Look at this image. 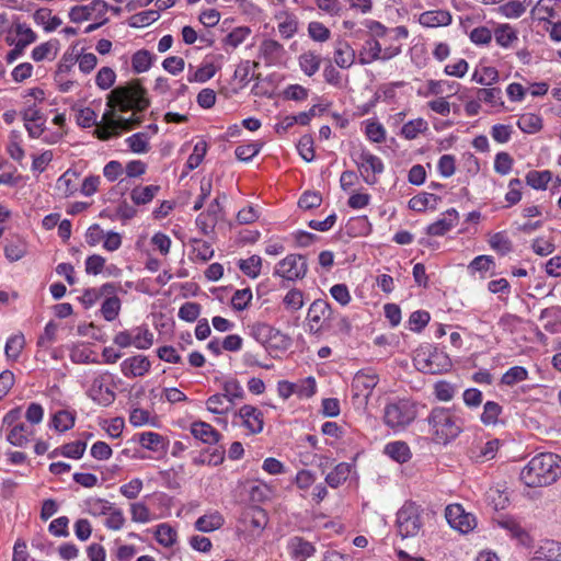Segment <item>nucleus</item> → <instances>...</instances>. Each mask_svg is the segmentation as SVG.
<instances>
[{
    "label": "nucleus",
    "mask_w": 561,
    "mask_h": 561,
    "mask_svg": "<svg viewBox=\"0 0 561 561\" xmlns=\"http://www.w3.org/2000/svg\"><path fill=\"white\" fill-rule=\"evenodd\" d=\"M111 110L103 114V124L95 128L94 134L101 140L117 136L122 130H129L141 123L137 113L149 106L146 89L139 81L117 87L107 96Z\"/></svg>",
    "instance_id": "f257e3e1"
},
{
    "label": "nucleus",
    "mask_w": 561,
    "mask_h": 561,
    "mask_svg": "<svg viewBox=\"0 0 561 561\" xmlns=\"http://www.w3.org/2000/svg\"><path fill=\"white\" fill-rule=\"evenodd\" d=\"M561 477V457L542 453L529 460L520 472V480L530 488L546 486Z\"/></svg>",
    "instance_id": "f03ea898"
},
{
    "label": "nucleus",
    "mask_w": 561,
    "mask_h": 561,
    "mask_svg": "<svg viewBox=\"0 0 561 561\" xmlns=\"http://www.w3.org/2000/svg\"><path fill=\"white\" fill-rule=\"evenodd\" d=\"M433 439L437 444H447L461 432L458 420L445 408H435L427 417Z\"/></svg>",
    "instance_id": "7ed1b4c3"
},
{
    "label": "nucleus",
    "mask_w": 561,
    "mask_h": 561,
    "mask_svg": "<svg viewBox=\"0 0 561 561\" xmlns=\"http://www.w3.org/2000/svg\"><path fill=\"white\" fill-rule=\"evenodd\" d=\"M413 364L419 371L424 374L446 373L453 365L445 352L431 345L421 346L415 351Z\"/></svg>",
    "instance_id": "20e7f679"
},
{
    "label": "nucleus",
    "mask_w": 561,
    "mask_h": 561,
    "mask_svg": "<svg viewBox=\"0 0 561 561\" xmlns=\"http://www.w3.org/2000/svg\"><path fill=\"white\" fill-rule=\"evenodd\" d=\"M420 505L414 502H405L397 512V533L402 539L412 538L420 534L423 522Z\"/></svg>",
    "instance_id": "39448f33"
},
{
    "label": "nucleus",
    "mask_w": 561,
    "mask_h": 561,
    "mask_svg": "<svg viewBox=\"0 0 561 561\" xmlns=\"http://www.w3.org/2000/svg\"><path fill=\"white\" fill-rule=\"evenodd\" d=\"M415 417V404L404 399L386 404L383 410V422L393 430L408 426Z\"/></svg>",
    "instance_id": "423d86ee"
},
{
    "label": "nucleus",
    "mask_w": 561,
    "mask_h": 561,
    "mask_svg": "<svg viewBox=\"0 0 561 561\" xmlns=\"http://www.w3.org/2000/svg\"><path fill=\"white\" fill-rule=\"evenodd\" d=\"M250 329L251 335L268 351H284L290 345L286 334L267 323L256 322Z\"/></svg>",
    "instance_id": "0eeeda50"
},
{
    "label": "nucleus",
    "mask_w": 561,
    "mask_h": 561,
    "mask_svg": "<svg viewBox=\"0 0 561 561\" xmlns=\"http://www.w3.org/2000/svg\"><path fill=\"white\" fill-rule=\"evenodd\" d=\"M268 518L264 510L252 507L243 514L241 519L240 534L248 542L255 541L261 536L267 525Z\"/></svg>",
    "instance_id": "6e6552de"
},
{
    "label": "nucleus",
    "mask_w": 561,
    "mask_h": 561,
    "mask_svg": "<svg viewBox=\"0 0 561 561\" xmlns=\"http://www.w3.org/2000/svg\"><path fill=\"white\" fill-rule=\"evenodd\" d=\"M112 381L110 373L96 375L87 391L88 397L100 405L108 407L116 398L115 391L111 387Z\"/></svg>",
    "instance_id": "1a4fd4ad"
},
{
    "label": "nucleus",
    "mask_w": 561,
    "mask_h": 561,
    "mask_svg": "<svg viewBox=\"0 0 561 561\" xmlns=\"http://www.w3.org/2000/svg\"><path fill=\"white\" fill-rule=\"evenodd\" d=\"M308 270L305 256L289 254L275 265L274 275L287 280H297L306 276Z\"/></svg>",
    "instance_id": "9d476101"
},
{
    "label": "nucleus",
    "mask_w": 561,
    "mask_h": 561,
    "mask_svg": "<svg viewBox=\"0 0 561 561\" xmlns=\"http://www.w3.org/2000/svg\"><path fill=\"white\" fill-rule=\"evenodd\" d=\"M448 524L462 534H467L477 527V518L467 513L460 504H450L445 510Z\"/></svg>",
    "instance_id": "9b49d317"
},
{
    "label": "nucleus",
    "mask_w": 561,
    "mask_h": 561,
    "mask_svg": "<svg viewBox=\"0 0 561 561\" xmlns=\"http://www.w3.org/2000/svg\"><path fill=\"white\" fill-rule=\"evenodd\" d=\"M356 164L365 183L374 185L378 182L377 175L383 172V163L381 159L368 151H363Z\"/></svg>",
    "instance_id": "f8f14e48"
},
{
    "label": "nucleus",
    "mask_w": 561,
    "mask_h": 561,
    "mask_svg": "<svg viewBox=\"0 0 561 561\" xmlns=\"http://www.w3.org/2000/svg\"><path fill=\"white\" fill-rule=\"evenodd\" d=\"M378 383V376L374 373L358 371L352 382L353 398L360 404H367L368 399Z\"/></svg>",
    "instance_id": "ddd939ff"
},
{
    "label": "nucleus",
    "mask_w": 561,
    "mask_h": 561,
    "mask_svg": "<svg viewBox=\"0 0 561 561\" xmlns=\"http://www.w3.org/2000/svg\"><path fill=\"white\" fill-rule=\"evenodd\" d=\"M237 415L242 420V425L250 434H259L263 431V412L257 408L245 404L239 410Z\"/></svg>",
    "instance_id": "4468645a"
},
{
    "label": "nucleus",
    "mask_w": 561,
    "mask_h": 561,
    "mask_svg": "<svg viewBox=\"0 0 561 561\" xmlns=\"http://www.w3.org/2000/svg\"><path fill=\"white\" fill-rule=\"evenodd\" d=\"M150 367V360L145 355L126 358L121 364V369L125 377H141L149 371Z\"/></svg>",
    "instance_id": "2eb2a0df"
},
{
    "label": "nucleus",
    "mask_w": 561,
    "mask_h": 561,
    "mask_svg": "<svg viewBox=\"0 0 561 561\" xmlns=\"http://www.w3.org/2000/svg\"><path fill=\"white\" fill-rule=\"evenodd\" d=\"M285 54L284 46L272 38L264 39L259 47L260 57L268 65L278 64L284 58Z\"/></svg>",
    "instance_id": "dca6fc26"
},
{
    "label": "nucleus",
    "mask_w": 561,
    "mask_h": 561,
    "mask_svg": "<svg viewBox=\"0 0 561 561\" xmlns=\"http://www.w3.org/2000/svg\"><path fill=\"white\" fill-rule=\"evenodd\" d=\"M287 549L291 558L297 561H306L316 553V547L299 536L289 539Z\"/></svg>",
    "instance_id": "f3484780"
},
{
    "label": "nucleus",
    "mask_w": 561,
    "mask_h": 561,
    "mask_svg": "<svg viewBox=\"0 0 561 561\" xmlns=\"http://www.w3.org/2000/svg\"><path fill=\"white\" fill-rule=\"evenodd\" d=\"M376 60H382L381 39L370 37L364 42L358 61L360 65H368Z\"/></svg>",
    "instance_id": "a211bd4d"
},
{
    "label": "nucleus",
    "mask_w": 561,
    "mask_h": 561,
    "mask_svg": "<svg viewBox=\"0 0 561 561\" xmlns=\"http://www.w3.org/2000/svg\"><path fill=\"white\" fill-rule=\"evenodd\" d=\"M459 220V215L456 209H448L444 217L430 225L426 229L430 236H444L451 228H454Z\"/></svg>",
    "instance_id": "6ab92c4d"
},
{
    "label": "nucleus",
    "mask_w": 561,
    "mask_h": 561,
    "mask_svg": "<svg viewBox=\"0 0 561 561\" xmlns=\"http://www.w3.org/2000/svg\"><path fill=\"white\" fill-rule=\"evenodd\" d=\"M333 59L337 67L348 69L354 65L356 54L347 42L339 41L335 44Z\"/></svg>",
    "instance_id": "aec40b11"
},
{
    "label": "nucleus",
    "mask_w": 561,
    "mask_h": 561,
    "mask_svg": "<svg viewBox=\"0 0 561 561\" xmlns=\"http://www.w3.org/2000/svg\"><path fill=\"white\" fill-rule=\"evenodd\" d=\"M501 446L496 438L470 449V458L476 462H485L495 458Z\"/></svg>",
    "instance_id": "412c9836"
},
{
    "label": "nucleus",
    "mask_w": 561,
    "mask_h": 561,
    "mask_svg": "<svg viewBox=\"0 0 561 561\" xmlns=\"http://www.w3.org/2000/svg\"><path fill=\"white\" fill-rule=\"evenodd\" d=\"M191 433L196 439L209 445L218 443L221 436L210 424L202 421L192 423Z\"/></svg>",
    "instance_id": "4be33fe9"
},
{
    "label": "nucleus",
    "mask_w": 561,
    "mask_h": 561,
    "mask_svg": "<svg viewBox=\"0 0 561 561\" xmlns=\"http://www.w3.org/2000/svg\"><path fill=\"white\" fill-rule=\"evenodd\" d=\"M419 22L426 27L447 26L451 23V14L447 10H431L423 12Z\"/></svg>",
    "instance_id": "5701e85b"
},
{
    "label": "nucleus",
    "mask_w": 561,
    "mask_h": 561,
    "mask_svg": "<svg viewBox=\"0 0 561 561\" xmlns=\"http://www.w3.org/2000/svg\"><path fill=\"white\" fill-rule=\"evenodd\" d=\"M497 524L503 529L507 530L510 535L517 539L523 546H530L531 538L529 534L519 525V523L512 517H503L497 520Z\"/></svg>",
    "instance_id": "b1692460"
},
{
    "label": "nucleus",
    "mask_w": 561,
    "mask_h": 561,
    "mask_svg": "<svg viewBox=\"0 0 561 561\" xmlns=\"http://www.w3.org/2000/svg\"><path fill=\"white\" fill-rule=\"evenodd\" d=\"M493 35L496 44L503 48H508L518 41L516 28L507 23L497 24L493 31Z\"/></svg>",
    "instance_id": "393cba45"
},
{
    "label": "nucleus",
    "mask_w": 561,
    "mask_h": 561,
    "mask_svg": "<svg viewBox=\"0 0 561 561\" xmlns=\"http://www.w3.org/2000/svg\"><path fill=\"white\" fill-rule=\"evenodd\" d=\"M533 561H561V543L548 540L535 552Z\"/></svg>",
    "instance_id": "a878e982"
},
{
    "label": "nucleus",
    "mask_w": 561,
    "mask_h": 561,
    "mask_svg": "<svg viewBox=\"0 0 561 561\" xmlns=\"http://www.w3.org/2000/svg\"><path fill=\"white\" fill-rule=\"evenodd\" d=\"M34 22L42 25L46 32H53L62 24L60 18L53 15L48 8H41L33 14Z\"/></svg>",
    "instance_id": "bb28decb"
},
{
    "label": "nucleus",
    "mask_w": 561,
    "mask_h": 561,
    "mask_svg": "<svg viewBox=\"0 0 561 561\" xmlns=\"http://www.w3.org/2000/svg\"><path fill=\"white\" fill-rule=\"evenodd\" d=\"M115 291H117V286L112 283H106L100 288L85 289L81 297V301L87 308H89L92 307L101 297L113 294Z\"/></svg>",
    "instance_id": "cd10ccee"
},
{
    "label": "nucleus",
    "mask_w": 561,
    "mask_h": 561,
    "mask_svg": "<svg viewBox=\"0 0 561 561\" xmlns=\"http://www.w3.org/2000/svg\"><path fill=\"white\" fill-rule=\"evenodd\" d=\"M331 316V307L330 305L322 299L314 300L309 310H308V319L310 323H314L321 327V322L329 319Z\"/></svg>",
    "instance_id": "c85d7f7f"
},
{
    "label": "nucleus",
    "mask_w": 561,
    "mask_h": 561,
    "mask_svg": "<svg viewBox=\"0 0 561 561\" xmlns=\"http://www.w3.org/2000/svg\"><path fill=\"white\" fill-rule=\"evenodd\" d=\"M79 174L76 171L67 170L56 184L57 191L64 196L69 197L78 187Z\"/></svg>",
    "instance_id": "c756f323"
},
{
    "label": "nucleus",
    "mask_w": 561,
    "mask_h": 561,
    "mask_svg": "<svg viewBox=\"0 0 561 561\" xmlns=\"http://www.w3.org/2000/svg\"><path fill=\"white\" fill-rule=\"evenodd\" d=\"M299 67L301 71L308 76L312 77L320 69L321 57L314 51H305L298 58Z\"/></svg>",
    "instance_id": "7c9ffc66"
},
{
    "label": "nucleus",
    "mask_w": 561,
    "mask_h": 561,
    "mask_svg": "<svg viewBox=\"0 0 561 561\" xmlns=\"http://www.w3.org/2000/svg\"><path fill=\"white\" fill-rule=\"evenodd\" d=\"M385 453L399 463H404L411 458L410 447L404 442H392L387 444Z\"/></svg>",
    "instance_id": "2f4dec72"
},
{
    "label": "nucleus",
    "mask_w": 561,
    "mask_h": 561,
    "mask_svg": "<svg viewBox=\"0 0 561 561\" xmlns=\"http://www.w3.org/2000/svg\"><path fill=\"white\" fill-rule=\"evenodd\" d=\"M105 299L101 306V313L106 321L115 320L121 311V299L117 297L116 291L104 296Z\"/></svg>",
    "instance_id": "473e14b6"
},
{
    "label": "nucleus",
    "mask_w": 561,
    "mask_h": 561,
    "mask_svg": "<svg viewBox=\"0 0 561 561\" xmlns=\"http://www.w3.org/2000/svg\"><path fill=\"white\" fill-rule=\"evenodd\" d=\"M224 517L218 512L201 516L196 523L195 528L203 533L214 531L224 525Z\"/></svg>",
    "instance_id": "72a5a7b5"
},
{
    "label": "nucleus",
    "mask_w": 561,
    "mask_h": 561,
    "mask_svg": "<svg viewBox=\"0 0 561 561\" xmlns=\"http://www.w3.org/2000/svg\"><path fill=\"white\" fill-rule=\"evenodd\" d=\"M160 191L158 185L137 186L133 188L130 198L136 205H146L150 203Z\"/></svg>",
    "instance_id": "f704fd0d"
},
{
    "label": "nucleus",
    "mask_w": 561,
    "mask_h": 561,
    "mask_svg": "<svg viewBox=\"0 0 561 561\" xmlns=\"http://www.w3.org/2000/svg\"><path fill=\"white\" fill-rule=\"evenodd\" d=\"M428 129V124L423 118H415L405 123L401 128V136L408 140L415 139Z\"/></svg>",
    "instance_id": "c9c22d12"
},
{
    "label": "nucleus",
    "mask_w": 561,
    "mask_h": 561,
    "mask_svg": "<svg viewBox=\"0 0 561 561\" xmlns=\"http://www.w3.org/2000/svg\"><path fill=\"white\" fill-rule=\"evenodd\" d=\"M160 18L159 10H147L131 15L128 19L130 27H146L156 22Z\"/></svg>",
    "instance_id": "e433bc0d"
},
{
    "label": "nucleus",
    "mask_w": 561,
    "mask_h": 561,
    "mask_svg": "<svg viewBox=\"0 0 561 561\" xmlns=\"http://www.w3.org/2000/svg\"><path fill=\"white\" fill-rule=\"evenodd\" d=\"M350 472H351L350 465H347L345 462H341L337 466H335V468L331 472H329L327 474L325 482L331 488H337L343 482H345L347 480Z\"/></svg>",
    "instance_id": "4c0bfd02"
},
{
    "label": "nucleus",
    "mask_w": 561,
    "mask_h": 561,
    "mask_svg": "<svg viewBox=\"0 0 561 561\" xmlns=\"http://www.w3.org/2000/svg\"><path fill=\"white\" fill-rule=\"evenodd\" d=\"M280 21L277 25L278 33L285 39L291 38L298 31V20L295 15L285 13L278 18Z\"/></svg>",
    "instance_id": "58836bf2"
},
{
    "label": "nucleus",
    "mask_w": 561,
    "mask_h": 561,
    "mask_svg": "<svg viewBox=\"0 0 561 561\" xmlns=\"http://www.w3.org/2000/svg\"><path fill=\"white\" fill-rule=\"evenodd\" d=\"M25 346V339L22 333L12 335L5 343V356L10 360H16Z\"/></svg>",
    "instance_id": "ea45409f"
},
{
    "label": "nucleus",
    "mask_w": 561,
    "mask_h": 561,
    "mask_svg": "<svg viewBox=\"0 0 561 561\" xmlns=\"http://www.w3.org/2000/svg\"><path fill=\"white\" fill-rule=\"evenodd\" d=\"M517 125L522 131L526 134H535L542 128V119L536 114L526 113L519 117Z\"/></svg>",
    "instance_id": "a19ab883"
},
{
    "label": "nucleus",
    "mask_w": 561,
    "mask_h": 561,
    "mask_svg": "<svg viewBox=\"0 0 561 561\" xmlns=\"http://www.w3.org/2000/svg\"><path fill=\"white\" fill-rule=\"evenodd\" d=\"M133 345L139 350H147L153 343V334L145 327L131 330Z\"/></svg>",
    "instance_id": "79ce46f5"
},
{
    "label": "nucleus",
    "mask_w": 561,
    "mask_h": 561,
    "mask_svg": "<svg viewBox=\"0 0 561 561\" xmlns=\"http://www.w3.org/2000/svg\"><path fill=\"white\" fill-rule=\"evenodd\" d=\"M499 71L494 67H481L476 69L472 75V81L482 85H492L499 81Z\"/></svg>",
    "instance_id": "37998d69"
},
{
    "label": "nucleus",
    "mask_w": 561,
    "mask_h": 561,
    "mask_svg": "<svg viewBox=\"0 0 561 561\" xmlns=\"http://www.w3.org/2000/svg\"><path fill=\"white\" fill-rule=\"evenodd\" d=\"M478 101L491 106H503L502 90L500 88H482L477 91Z\"/></svg>",
    "instance_id": "c03bdc74"
},
{
    "label": "nucleus",
    "mask_w": 561,
    "mask_h": 561,
    "mask_svg": "<svg viewBox=\"0 0 561 561\" xmlns=\"http://www.w3.org/2000/svg\"><path fill=\"white\" fill-rule=\"evenodd\" d=\"M239 268L251 278H256L262 268V259L259 255H251L248 259L239 261Z\"/></svg>",
    "instance_id": "a18cd8bd"
},
{
    "label": "nucleus",
    "mask_w": 561,
    "mask_h": 561,
    "mask_svg": "<svg viewBox=\"0 0 561 561\" xmlns=\"http://www.w3.org/2000/svg\"><path fill=\"white\" fill-rule=\"evenodd\" d=\"M552 174L550 171H529L526 174V183L536 190H546Z\"/></svg>",
    "instance_id": "49530a36"
},
{
    "label": "nucleus",
    "mask_w": 561,
    "mask_h": 561,
    "mask_svg": "<svg viewBox=\"0 0 561 561\" xmlns=\"http://www.w3.org/2000/svg\"><path fill=\"white\" fill-rule=\"evenodd\" d=\"M75 414L67 410L58 411L54 414L51 424L58 432H66L75 425Z\"/></svg>",
    "instance_id": "de8ad7c7"
},
{
    "label": "nucleus",
    "mask_w": 561,
    "mask_h": 561,
    "mask_svg": "<svg viewBox=\"0 0 561 561\" xmlns=\"http://www.w3.org/2000/svg\"><path fill=\"white\" fill-rule=\"evenodd\" d=\"M556 2L557 0H538L533 13L537 15L539 21L550 22V19L556 15Z\"/></svg>",
    "instance_id": "09e8293b"
},
{
    "label": "nucleus",
    "mask_w": 561,
    "mask_h": 561,
    "mask_svg": "<svg viewBox=\"0 0 561 561\" xmlns=\"http://www.w3.org/2000/svg\"><path fill=\"white\" fill-rule=\"evenodd\" d=\"M222 391L224 392L221 394L225 396L227 402L231 405H233L237 400H241L244 397L242 387L234 379L225 381L222 385Z\"/></svg>",
    "instance_id": "8fccbe9b"
},
{
    "label": "nucleus",
    "mask_w": 561,
    "mask_h": 561,
    "mask_svg": "<svg viewBox=\"0 0 561 561\" xmlns=\"http://www.w3.org/2000/svg\"><path fill=\"white\" fill-rule=\"evenodd\" d=\"M207 410L214 414H227L231 404L227 402V399L221 393L210 396L206 401Z\"/></svg>",
    "instance_id": "3c124183"
},
{
    "label": "nucleus",
    "mask_w": 561,
    "mask_h": 561,
    "mask_svg": "<svg viewBox=\"0 0 561 561\" xmlns=\"http://www.w3.org/2000/svg\"><path fill=\"white\" fill-rule=\"evenodd\" d=\"M151 64H152V55L146 49H140V50L136 51L131 57L133 70L136 73H141V72L147 71L151 67Z\"/></svg>",
    "instance_id": "603ef678"
},
{
    "label": "nucleus",
    "mask_w": 561,
    "mask_h": 561,
    "mask_svg": "<svg viewBox=\"0 0 561 561\" xmlns=\"http://www.w3.org/2000/svg\"><path fill=\"white\" fill-rule=\"evenodd\" d=\"M26 253V244L21 239L8 242L4 247V255L10 262L21 260Z\"/></svg>",
    "instance_id": "864d4df0"
},
{
    "label": "nucleus",
    "mask_w": 561,
    "mask_h": 561,
    "mask_svg": "<svg viewBox=\"0 0 561 561\" xmlns=\"http://www.w3.org/2000/svg\"><path fill=\"white\" fill-rule=\"evenodd\" d=\"M156 539L163 547H172L176 541V531L168 524H161L157 527Z\"/></svg>",
    "instance_id": "5fc2aeb1"
},
{
    "label": "nucleus",
    "mask_w": 561,
    "mask_h": 561,
    "mask_svg": "<svg viewBox=\"0 0 561 561\" xmlns=\"http://www.w3.org/2000/svg\"><path fill=\"white\" fill-rule=\"evenodd\" d=\"M30 434L31 432L24 424H16L9 432L7 439L10 444L22 447L28 442Z\"/></svg>",
    "instance_id": "6e6d98bb"
},
{
    "label": "nucleus",
    "mask_w": 561,
    "mask_h": 561,
    "mask_svg": "<svg viewBox=\"0 0 561 561\" xmlns=\"http://www.w3.org/2000/svg\"><path fill=\"white\" fill-rule=\"evenodd\" d=\"M140 445L149 450L159 451L163 448V437L153 432H145L139 435Z\"/></svg>",
    "instance_id": "4d7b16f0"
},
{
    "label": "nucleus",
    "mask_w": 561,
    "mask_h": 561,
    "mask_svg": "<svg viewBox=\"0 0 561 561\" xmlns=\"http://www.w3.org/2000/svg\"><path fill=\"white\" fill-rule=\"evenodd\" d=\"M528 378V371L522 366H514L510 368L501 379L505 386H514L517 382L524 381Z\"/></svg>",
    "instance_id": "13d9d810"
},
{
    "label": "nucleus",
    "mask_w": 561,
    "mask_h": 561,
    "mask_svg": "<svg viewBox=\"0 0 561 561\" xmlns=\"http://www.w3.org/2000/svg\"><path fill=\"white\" fill-rule=\"evenodd\" d=\"M309 36L319 43H324L330 39L331 31L321 22L312 21L308 25Z\"/></svg>",
    "instance_id": "bf43d9fd"
},
{
    "label": "nucleus",
    "mask_w": 561,
    "mask_h": 561,
    "mask_svg": "<svg viewBox=\"0 0 561 561\" xmlns=\"http://www.w3.org/2000/svg\"><path fill=\"white\" fill-rule=\"evenodd\" d=\"M193 255L195 260L203 263L209 261L214 255L211 245L205 240H194L193 242Z\"/></svg>",
    "instance_id": "052dcab7"
},
{
    "label": "nucleus",
    "mask_w": 561,
    "mask_h": 561,
    "mask_svg": "<svg viewBox=\"0 0 561 561\" xmlns=\"http://www.w3.org/2000/svg\"><path fill=\"white\" fill-rule=\"evenodd\" d=\"M133 152L145 153L149 150L148 136L145 133H136L126 139Z\"/></svg>",
    "instance_id": "680f3d73"
},
{
    "label": "nucleus",
    "mask_w": 561,
    "mask_h": 561,
    "mask_svg": "<svg viewBox=\"0 0 561 561\" xmlns=\"http://www.w3.org/2000/svg\"><path fill=\"white\" fill-rule=\"evenodd\" d=\"M15 33L18 35V47L24 48L36 41V34L26 24H16Z\"/></svg>",
    "instance_id": "e2e57ef3"
},
{
    "label": "nucleus",
    "mask_w": 561,
    "mask_h": 561,
    "mask_svg": "<svg viewBox=\"0 0 561 561\" xmlns=\"http://www.w3.org/2000/svg\"><path fill=\"white\" fill-rule=\"evenodd\" d=\"M207 152V142L205 140L198 141L194 146L193 153L188 157L186 167L188 170L196 169L203 161L205 154Z\"/></svg>",
    "instance_id": "0e129e2a"
},
{
    "label": "nucleus",
    "mask_w": 561,
    "mask_h": 561,
    "mask_svg": "<svg viewBox=\"0 0 561 561\" xmlns=\"http://www.w3.org/2000/svg\"><path fill=\"white\" fill-rule=\"evenodd\" d=\"M502 412V408L494 401H488L484 404L481 421L485 425H494L497 422V417Z\"/></svg>",
    "instance_id": "69168bd1"
},
{
    "label": "nucleus",
    "mask_w": 561,
    "mask_h": 561,
    "mask_svg": "<svg viewBox=\"0 0 561 561\" xmlns=\"http://www.w3.org/2000/svg\"><path fill=\"white\" fill-rule=\"evenodd\" d=\"M297 149L305 161L310 162L314 159L313 139L310 135L300 137Z\"/></svg>",
    "instance_id": "338daca9"
},
{
    "label": "nucleus",
    "mask_w": 561,
    "mask_h": 561,
    "mask_svg": "<svg viewBox=\"0 0 561 561\" xmlns=\"http://www.w3.org/2000/svg\"><path fill=\"white\" fill-rule=\"evenodd\" d=\"M499 11L502 15H504L508 19H517L525 13L526 8H525L524 3L519 2V1H510V2L502 4L499 8Z\"/></svg>",
    "instance_id": "774afa93"
}]
</instances>
